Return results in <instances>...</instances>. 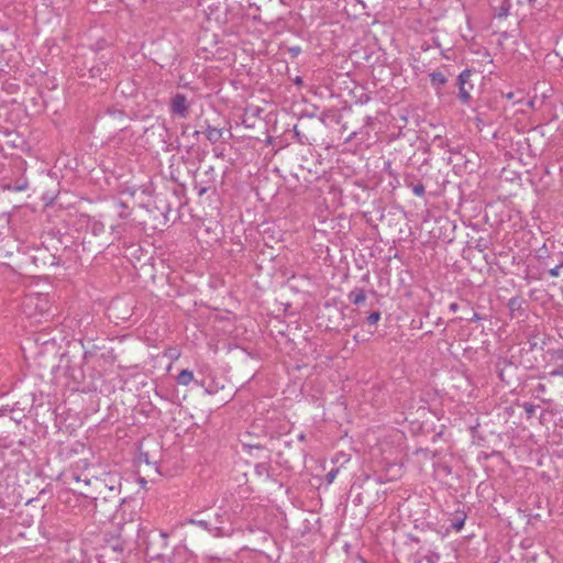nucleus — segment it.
Returning <instances> with one entry per match:
<instances>
[{
    "instance_id": "obj_1",
    "label": "nucleus",
    "mask_w": 563,
    "mask_h": 563,
    "mask_svg": "<svg viewBox=\"0 0 563 563\" xmlns=\"http://www.w3.org/2000/svg\"><path fill=\"white\" fill-rule=\"evenodd\" d=\"M49 302L47 297L40 294L26 295L22 302V309L29 317L43 314L48 311Z\"/></svg>"
},
{
    "instance_id": "obj_2",
    "label": "nucleus",
    "mask_w": 563,
    "mask_h": 563,
    "mask_svg": "<svg viewBox=\"0 0 563 563\" xmlns=\"http://www.w3.org/2000/svg\"><path fill=\"white\" fill-rule=\"evenodd\" d=\"M170 113L177 118L186 119L189 114V102L185 95L176 93L170 100Z\"/></svg>"
},
{
    "instance_id": "obj_3",
    "label": "nucleus",
    "mask_w": 563,
    "mask_h": 563,
    "mask_svg": "<svg viewBox=\"0 0 563 563\" xmlns=\"http://www.w3.org/2000/svg\"><path fill=\"white\" fill-rule=\"evenodd\" d=\"M471 76L472 71L470 69H465L457 77L459 98L463 103H468L471 100L470 90L473 89V85L470 82Z\"/></svg>"
},
{
    "instance_id": "obj_4",
    "label": "nucleus",
    "mask_w": 563,
    "mask_h": 563,
    "mask_svg": "<svg viewBox=\"0 0 563 563\" xmlns=\"http://www.w3.org/2000/svg\"><path fill=\"white\" fill-rule=\"evenodd\" d=\"M176 380H177L178 385L188 386L189 384L195 382L194 373L191 371H189V369H183L178 374Z\"/></svg>"
},
{
    "instance_id": "obj_5",
    "label": "nucleus",
    "mask_w": 563,
    "mask_h": 563,
    "mask_svg": "<svg viewBox=\"0 0 563 563\" xmlns=\"http://www.w3.org/2000/svg\"><path fill=\"white\" fill-rule=\"evenodd\" d=\"M349 299L354 303V305H360L362 302L365 301L366 299V295H365V291L361 288H356L354 290H352L349 295Z\"/></svg>"
},
{
    "instance_id": "obj_6",
    "label": "nucleus",
    "mask_w": 563,
    "mask_h": 563,
    "mask_svg": "<svg viewBox=\"0 0 563 563\" xmlns=\"http://www.w3.org/2000/svg\"><path fill=\"white\" fill-rule=\"evenodd\" d=\"M430 81L434 87H442L446 84V77L441 71H433L430 74Z\"/></svg>"
},
{
    "instance_id": "obj_7",
    "label": "nucleus",
    "mask_w": 563,
    "mask_h": 563,
    "mask_svg": "<svg viewBox=\"0 0 563 563\" xmlns=\"http://www.w3.org/2000/svg\"><path fill=\"white\" fill-rule=\"evenodd\" d=\"M206 135L210 142L216 143L221 139L222 131L218 128L208 126V129L206 131Z\"/></svg>"
},
{
    "instance_id": "obj_8",
    "label": "nucleus",
    "mask_w": 563,
    "mask_h": 563,
    "mask_svg": "<svg viewBox=\"0 0 563 563\" xmlns=\"http://www.w3.org/2000/svg\"><path fill=\"white\" fill-rule=\"evenodd\" d=\"M29 184L25 179L18 180L14 185L8 184L4 185V189L11 191H23L27 188Z\"/></svg>"
},
{
    "instance_id": "obj_9",
    "label": "nucleus",
    "mask_w": 563,
    "mask_h": 563,
    "mask_svg": "<svg viewBox=\"0 0 563 563\" xmlns=\"http://www.w3.org/2000/svg\"><path fill=\"white\" fill-rule=\"evenodd\" d=\"M255 473L260 476H268V466L266 463H260L255 466Z\"/></svg>"
},
{
    "instance_id": "obj_10",
    "label": "nucleus",
    "mask_w": 563,
    "mask_h": 563,
    "mask_svg": "<svg viewBox=\"0 0 563 563\" xmlns=\"http://www.w3.org/2000/svg\"><path fill=\"white\" fill-rule=\"evenodd\" d=\"M165 356L169 357L170 360L175 361L178 360L180 356V352L175 347H169L165 351Z\"/></svg>"
},
{
    "instance_id": "obj_11",
    "label": "nucleus",
    "mask_w": 563,
    "mask_h": 563,
    "mask_svg": "<svg viewBox=\"0 0 563 563\" xmlns=\"http://www.w3.org/2000/svg\"><path fill=\"white\" fill-rule=\"evenodd\" d=\"M188 522L191 525H196L205 530H210V525L206 520L190 519Z\"/></svg>"
},
{
    "instance_id": "obj_12",
    "label": "nucleus",
    "mask_w": 563,
    "mask_h": 563,
    "mask_svg": "<svg viewBox=\"0 0 563 563\" xmlns=\"http://www.w3.org/2000/svg\"><path fill=\"white\" fill-rule=\"evenodd\" d=\"M379 320H380V312H378V311H373L367 317V321L371 324H376Z\"/></svg>"
},
{
    "instance_id": "obj_13",
    "label": "nucleus",
    "mask_w": 563,
    "mask_h": 563,
    "mask_svg": "<svg viewBox=\"0 0 563 563\" xmlns=\"http://www.w3.org/2000/svg\"><path fill=\"white\" fill-rule=\"evenodd\" d=\"M424 191V186L422 184H417L412 187V192L418 197L423 196Z\"/></svg>"
},
{
    "instance_id": "obj_14",
    "label": "nucleus",
    "mask_w": 563,
    "mask_h": 563,
    "mask_svg": "<svg viewBox=\"0 0 563 563\" xmlns=\"http://www.w3.org/2000/svg\"><path fill=\"white\" fill-rule=\"evenodd\" d=\"M464 522H465V519L462 518L455 522L452 523V527L456 530V531H460L463 527H464Z\"/></svg>"
},
{
    "instance_id": "obj_15",
    "label": "nucleus",
    "mask_w": 563,
    "mask_h": 563,
    "mask_svg": "<svg viewBox=\"0 0 563 563\" xmlns=\"http://www.w3.org/2000/svg\"><path fill=\"white\" fill-rule=\"evenodd\" d=\"M338 474V470H332L327 474V481L328 483H332Z\"/></svg>"
},
{
    "instance_id": "obj_16",
    "label": "nucleus",
    "mask_w": 563,
    "mask_h": 563,
    "mask_svg": "<svg viewBox=\"0 0 563 563\" xmlns=\"http://www.w3.org/2000/svg\"><path fill=\"white\" fill-rule=\"evenodd\" d=\"M523 408H525V410L527 411L528 415H532L534 412V407L532 405H530V404H525Z\"/></svg>"
},
{
    "instance_id": "obj_17",
    "label": "nucleus",
    "mask_w": 563,
    "mask_h": 563,
    "mask_svg": "<svg viewBox=\"0 0 563 563\" xmlns=\"http://www.w3.org/2000/svg\"><path fill=\"white\" fill-rule=\"evenodd\" d=\"M449 310H450L451 312H456V311L459 310V305H457L456 302H451V303L449 305Z\"/></svg>"
},
{
    "instance_id": "obj_18",
    "label": "nucleus",
    "mask_w": 563,
    "mask_h": 563,
    "mask_svg": "<svg viewBox=\"0 0 563 563\" xmlns=\"http://www.w3.org/2000/svg\"><path fill=\"white\" fill-rule=\"evenodd\" d=\"M75 479H76L77 482H84V483H85V485H90V479H89V478H87V477H85L84 479H81L79 476H76V477H75Z\"/></svg>"
},
{
    "instance_id": "obj_19",
    "label": "nucleus",
    "mask_w": 563,
    "mask_h": 563,
    "mask_svg": "<svg viewBox=\"0 0 563 563\" xmlns=\"http://www.w3.org/2000/svg\"><path fill=\"white\" fill-rule=\"evenodd\" d=\"M479 320H482V317L477 312H474L473 317L471 318V321H479Z\"/></svg>"
},
{
    "instance_id": "obj_20",
    "label": "nucleus",
    "mask_w": 563,
    "mask_h": 563,
    "mask_svg": "<svg viewBox=\"0 0 563 563\" xmlns=\"http://www.w3.org/2000/svg\"><path fill=\"white\" fill-rule=\"evenodd\" d=\"M207 190H208V188H206V187H200V188H198V195H199V196H203V195L207 192Z\"/></svg>"
},
{
    "instance_id": "obj_21",
    "label": "nucleus",
    "mask_w": 563,
    "mask_h": 563,
    "mask_svg": "<svg viewBox=\"0 0 563 563\" xmlns=\"http://www.w3.org/2000/svg\"><path fill=\"white\" fill-rule=\"evenodd\" d=\"M551 375L552 376H561V375H563V371L554 369V371L551 372Z\"/></svg>"
},
{
    "instance_id": "obj_22",
    "label": "nucleus",
    "mask_w": 563,
    "mask_h": 563,
    "mask_svg": "<svg viewBox=\"0 0 563 563\" xmlns=\"http://www.w3.org/2000/svg\"><path fill=\"white\" fill-rule=\"evenodd\" d=\"M100 230H102V225H101V224H97V223H96V224L93 225V231H95V232H97V231H100Z\"/></svg>"
},
{
    "instance_id": "obj_23",
    "label": "nucleus",
    "mask_w": 563,
    "mask_h": 563,
    "mask_svg": "<svg viewBox=\"0 0 563 563\" xmlns=\"http://www.w3.org/2000/svg\"><path fill=\"white\" fill-rule=\"evenodd\" d=\"M514 97H515L514 92H508V93L506 95V98H507L508 100H512V99H514Z\"/></svg>"
},
{
    "instance_id": "obj_24",
    "label": "nucleus",
    "mask_w": 563,
    "mask_h": 563,
    "mask_svg": "<svg viewBox=\"0 0 563 563\" xmlns=\"http://www.w3.org/2000/svg\"><path fill=\"white\" fill-rule=\"evenodd\" d=\"M550 273H551L552 276H558L559 275L558 268L551 269Z\"/></svg>"
},
{
    "instance_id": "obj_25",
    "label": "nucleus",
    "mask_w": 563,
    "mask_h": 563,
    "mask_svg": "<svg viewBox=\"0 0 563 563\" xmlns=\"http://www.w3.org/2000/svg\"><path fill=\"white\" fill-rule=\"evenodd\" d=\"M291 51H292L294 53H297V52H299V48H292Z\"/></svg>"
}]
</instances>
